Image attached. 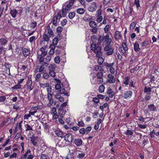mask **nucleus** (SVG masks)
Wrapping results in <instances>:
<instances>
[{"instance_id": "nucleus-1", "label": "nucleus", "mask_w": 159, "mask_h": 159, "mask_svg": "<svg viewBox=\"0 0 159 159\" xmlns=\"http://www.w3.org/2000/svg\"><path fill=\"white\" fill-rule=\"evenodd\" d=\"M112 39L109 38V35L107 34L106 36L99 35L98 39V43L100 44L102 42L103 44H105L104 48V50L107 52L106 54L107 55H111L113 53L114 50L110 45L111 43Z\"/></svg>"}, {"instance_id": "nucleus-2", "label": "nucleus", "mask_w": 159, "mask_h": 159, "mask_svg": "<svg viewBox=\"0 0 159 159\" xmlns=\"http://www.w3.org/2000/svg\"><path fill=\"white\" fill-rule=\"evenodd\" d=\"M103 76L102 72H100L98 73L96 76H93L90 80L92 84H100L103 82Z\"/></svg>"}, {"instance_id": "nucleus-3", "label": "nucleus", "mask_w": 159, "mask_h": 159, "mask_svg": "<svg viewBox=\"0 0 159 159\" xmlns=\"http://www.w3.org/2000/svg\"><path fill=\"white\" fill-rule=\"evenodd\" d=\"M97 43V44L95 43H92L91 45V49L96 53V57L101 56L102 54V52L101 51V48L99 46L100 44H99L98 42Z\"/></svg>"}, {"instance_id": "nucleus-4", "label": "nucleus", "mask_w": 159, "mask_h": 159, "mask_svg": "<svg viewBox=\"0 0 159 159\" xmlns=\"http://www.w3.org/2000/svg\"><path fill=\"white\" fill-rule=\"evenodd\" d=\"M107 78L106 82L109 84H113L115 82L116 78L114 76L111 74H108L107 75Z\"/></svg>"}, {"instance_id": "nucleus-5", "label": "nucleus", "mask_w": 159, "mask_h": 159, "mask_svg": "<svg viewBox=\"0 0 159 159\" xmlns=\"http://www.w3.org/2000/svg\"><path fill=\"white\" fill-rule=\"evenodd\" d=\"M150 137L151 138H153L155 136H159V129L157 128L154 129L150 133Z\"/></svg>"}, {"instance_id": "nucleus-6", "label": "nucleus", "mask_w": 159, "mask_h": 159, "mask_svg": "<svg viewBox=\"0 0 159 159\" xmlns=\"http://www.w3.org/2000/svg\"><path fill=\"white\" fill-rule=\"evenodd\" d=\"M64 137L65 140L68 143H71L73 139V136L70 133H68L65 135Z\"/></svg>"}, {"instance_id": "nucleus-7", "label": "nucleus", "mask_w": 159, "mask_h": 159, "mask_svg": "<svg viewBox=\"0 0 159 159\" xmlns=\"http://www.w3.org/2000/svg\"><path fill=\"white\" fill-rule=\"evenodd\" d=\"M133 94V92L132 91L129 90L125 92L124 93V98L125 99H129L130 98Z\"/></svg>"}, {"instance_id": "nucleus-8", "label": "nucleus", "mask_w": 159, "mask_h": 159, "mask_svg": "<svg viewBox=\"0 0 159 159\" xmlns=\"http://www.w3.org/2000/svg\"><path fill=\"white\" fill-rule=\"evenodd\" d=\"M96 4L95 2H93L91 4V6H90L88 8V10L91 12H93L97 9Z\"/></svg>"}, {"instance_id": "nucleus-9", "label": "nucleus", "mask_w": 159, "mask_h": 159, "mask_svg": "<svg viewBox=\"0 0 159 159\" xmlns=\"http://www.w3.org/2000/svg\"><path fill=\"white\" fill-rule=\"evenodd\" d=\"M33 86L32 85V81L31 78H29L27 82L26 89L27 90H31L33 89Z\"/></svg>"}, {"instance_id": "nucleus-10", "label": "nucleus", "mask_w": 159, "mask_h": 159, "mask_svg": "<svg viewBox=\"0 0 159 159\" xmlns=\"http://www.w3.org/2000/svg\"><path fill=\"white\" fill-rule=\"evenodd\" d=\"M120 50L121 52L124 54L126 51L128 50V48L127 45L124 43H123L122 44V47H121Z\"/></svg>"}, {"instance_id": "nucleus-11", "label": "nucleus", "mask_w": 159, "mask_h": 159, "mask_svg": "<svg viewBox=\"0 0 159 159\" xmlns=\"http://www.w3.org/2000/svg\"><path fill=\"white\" fill-rule=\"evenodd\" d=\"M8 42V39L5 37L4 38H2L0 39V46H5L6 45Z\"/></svg>"}, {"instance_id": "nucleus-12", "label": "nucleus", "mask_w": 159, "mask_h": 159, "mask_svg": "<svg viewBox=\"0 0 159 159\" xmlns=\"http://www.w3.org/2000/svg\"><path fill=\"white\" fill-rule=\"evenodd\" d=\"M61 94L59 92H57L55 97L56 99L58 100L60 102H62L64 101V98L63 97H61Z\"/></svg>"}, {"instance_id": "nucleus-13", "label": "nucleus", "mask_w": 159, "mask_h": 159, "mask_svg": "<svg viewBox=\"0 0 159 159\" xmlns=\"http://www.w3.org/2000/svg\"><path fill=\"white\" fill-rule=\"evenodd\" d=\"M114 36L115 39L116 40H118L120 39L122 37V35L120 32L118 31H116Z\"/></svg>"}, {"instance_id": "nucleus-14", "label": "nucleus", "mask_w": 159, "mask_h": 159, "mask_svg": "<svg viewBox=\"0 0 159 159\" xmlns=\"http://www.w3.org/2000/svg\"><path fill=\"white\" fill-rule=\"evenodd\" d=\"M18 11L15 9H12L10 10V13L13 18H15L17 14Z\"/></svg>"}, {"instance_id": "nucleus-15", "label": "nucleus", "mask_w": 159, "mask_h": 159, "mask_svg": "<svg viewBox=\"0 0 159 159\" xmlns=\"http://www.w3.org/2000/svg\"><path fill=\"white\" fill-rule=\"evenodd\" d=\"M115 64L114 62L112 63H109L107 62H105L104 63V65L105 67H106L107 69H109V68L113 66Z\"/></svg>"}, {"instance_id": "nucleus-16", "label": "nucleus", "mask_w": 159, "mask_h": 159, "mask_svg": "<svg viewBox=\"0 0 159 159\" xmlns=\"http://www.w3.org/2000/svg\"><path fill=\"white\" fill-rule=\"evenodd\" d=\"M55 134L59 137L63 138L65 136L64 134L61 131L56 130L55 131Z\"/></svg>"}, {"instance_id": "nucleus-17", "label": "nucleus", "mask_w": 159, "mask_h": 159, "mask_svg": "<svg viewBox=\"0 0 159 159\" xmlns=\"http://www.w3.org/2000/svg\"><path fill=\"white\" fill-rule=\"evenodd\" d=\"M107 94H108L110 98H112L113 97L114 94V93L113 91L110 87H108L107 88Z\"/></svg>"}, {"instance_id": "nucleus-18", "label": "nucleus", "mask_w": 159, "mask_h": 159, "mask_svg": "<svg viewBox=\"0 0 159 159\" xmlns=\"http://www.w3.org/2000/svg\"><path fill=\"white\" fill-rule=\"evenodd\" d=\"M74 143L77 146H80L82 145L83 141L81 139H75Z\"/></svg>"}, {"instance_id": "nucleus-19", "label": "nucleus", "mask_w": 159, "mask_h": 159, "mask_svg": "<svg viewBox=\"0 0 159 159\" xmlns=\"http://www.w3.org/2000/svg\"><path fill=\"white\" fill-rule=\"evenodd\" d=\"M23 52L24 56L25 57H27L30 54V51L28 48H24L23 50Z\"/></svg>"}, {"instance_id": "nucleus-20", "label": "nucleus", "mask_w": 159, "mask_h": 159, "mask_svg": "<svg viewBox=\"0 0 159 159\" xmlns=\"http://www.w3.org/2000/svg\"><path fill=\"white\" fill-rule=\"evenodd\" d=\"M134 49L136 52H138L140 51V49L139 47V44L138 42H136L134 44Z\"/></svg>"}, {"instance_id": "nucleus-21", "label": "nucleus", "mask_w": 159, "mask_h": 159, "mask_svg": "<svg viewBox=\"0 0 159 159\" xmlns=\"http://www.w3.org/2000/svg\"><path fill=\"white\" fill-rule=\"evenodd\" d=\"M85 154L84 152H80L78 153L77 157L79 159H82L85 157Z\"/></svg>"}, {"instance_id": "nucleus-22", "label": "nucleus", "mask_w": 159, "mask_h": 159, "mask_svg": "<svg viewBox=\"0 0 159 159\" xmlns=\"http://www.w3.org/2000/svg\"><path fill=\"white\" fill-rule=\"evenodd\" d=\"M47 28L48 33L49 34V36L51 37L52 36H53V33L52 30L51 29L49 25H48V26L47 27Z\"/></svg>"}, {"instance_id": "nucleus-23", "label": "nucleus", "mask_w": 159, "mask_h": 159, "mask_svg": "<svg viewBox=\"0 0 159 159\" xmlns=\"http://www.w3.org/2000/svg\"><path fill=\"white\" fill-rule=\"evenodd\" d=\"M129 76L125 77L123 80V84L126 85H128L129 84V80L130 79Z\"/></svg>"}, {"instance_id": "nucleus-24", "label": "nucleus", "mask_w": 159, "mask_h": 159, "mask_svg": "<svg viewBox=\"0 0 159 159\" xmlns=\"http://www.w3.org/2000/svg\"><path fill=\"white\" fill-rule=\"evenodd\" d=\"M4 66L6 67L7 68V69L6 70V71L7 72V71L8 72V74L9 75H10V67H11L10 64L7 63H5V64L4 65Z\"/></svg>"}, {"instance_id": "nucleus-25", "label": "nucleus", "mask_w": 159, "mask_h": 159, "mask_svg": "<svg viewBox=\"0 0 159 159\" xmlns=\"http://www.w3.org/2000/svg\"><path fill=\"white\" fill-rule=\"evenodd\" d=\"M148 107L149 110L151 111H154L156 110V107L153 104L148 105Z\"/></svg>"}, {"instance_id": "nucleus-26", "label": "nucleus", "mask_w": 159, "mask_h": 159, "mask_svg": "<svg viewBox=\"0 0 159 159\" xmlns=\"http://www.w3.org/2000/svg\"><path fill=\"white\" fill-rule=\"evenodd\" d=\"M59 92L61 94H64L65 95H66L67 96H68V93H66L65 89L63 88H61V89L59 90Z\"/></svg>"}, {"instance_id": "nucleus-27", "label": "nucleus", "mask_w": 159, "mask_h": 159, "mask_svg": "<svg viewBox=\"0 0 159 159\" xmlns=\"http://www.w3.org/2000/svg\"><path fill=\"white\" fill-rule=\"evenodd\" d=\"M89 25L92 28L97 27V23L94 21H90Z\"/></svg>"}, {"instance_id": "nucleus-28", "label": "nucleus", "mask_w": 159, "mask_h": 159, "mask_svg": "<svg viewBox=\"0 0 159 159\" xmlns=\"http://www.w3.org/2000/svg\"><path fill=\"white\" fill-rule=\"evenodd\" d=\"M31 151L30 149H28L26 152L22 156V158H25V159L27 158V157L29 156V155L31 154Z\"/></svg>"}, {"instance_id": "nucleus-29", "label": "nucleus", "mask_w": 159, "mask_h": 159, "mask_svg": "<svg viewBox=\"0 0 159 159\" xmlns=\"http://www.w3.org/2000/svg\"><path fill=\"white\" fill-rule=\"evenodd\" d=\"M85 11V10L83 8H79L77 10V12L80 15L83 14Z\"/></svg>"}, {"instance_id": "nucleus-30", "label": "nucleus", "mask_w": 159, "mask_h": 159, "mask_svg": "<svg viewBox=\"0 0 159 159\" xmlns=\"http://www.w3.org/2000/svg\"><path fill=\"white\" fill-rule=\"evenodd\" d=\"M98 38L99 37L98 39L96 35H93L91 37V40L93 43H96L97 41L98 42Z\"/></svg>"}, {"instance_id": "nucleus-31", "label": "nucleus", "mask_w": 159, "mask_h": 159, "mask_svg": "<svg viewBox=\"0 0 159 159\" xmlns=\"http://www.w3.org/2000/svg\"><path fill=\"white\" fill-rule=\"evenodd\" d=\"M152 91V89L150 87H147V86H145L144 88V93H150Z\"/></svg>"}, {"instance_id": "nucleus-32", "label": "nucleus", "mask_w": 159, "mask_h": 159, "mask_svg": "<svg viewBox=\"0 0 159 159\" xmlns=\"http://www.w3.org/2000/svg\"><path fill=\"white\" fill-rule=\"evenodd\" d=\"M97 57H98L97 60V62L100 65L102 64L104 61V59L102 57H101V56Z\"/></svg>"}, {"instance_id": "nucleus-33", "label": "nucleus", "mask_w": 159, "mask_h": 159, "mask_svg": "<svg viewBox=\"0 0 159 159\" xmlns=\"http://www.w3.org/2000/svg\"><path fill=\"white\" fill-rule=\"evenodd\" d=\"M43 78L45 79H48L49 77L48 74L44 71L43 72Z\"/></svg>"}, {"instance_id": "nucleus-34", "label": "nucleus", "mask_w": 159, "mask_h": 159, "mask_svg": "<svg viewBox=\"0 0 159 159\" xmlns=\"http://www.w3.org/2000/svg\"><path fill=\"white\" fill-rule=\"evenodd\" d=\"M49 85V84L48 83H40L39 85L41 88L44 89L45 88H47V87Z\"/></svg>"}, {"instance_id": "nucleus-35", "label": "nucleus", "mask_w": 159, "mask_h": 159, "mask_svg": "<svg viewBox=\"0 0 159 159\" xmlns=\"http://www.w3.org/2000/svg\"><path fill=\"white\" fill-rule=\"evenodd\" d=\"M25 127L26 128L25 131H29V130H33L32 129V126L28 124H27L25 125Z\"/></svg>"}, {"instance_id": "nucleus-36", "label": "nucleus", "mask_w": 159, "mask_h": 159, "mask_svg": "<svg viewBox=\"0 0 159 159\" xmlns=\"http://www.w3.org/2000/svg\"><path fill=\"white\" fill-rule=\"evenodd\" d=\"M139 2V0H135L134 2V5H135L137 9H139V8L140 7Z\"/></svg>"}, {"instance_id": "nucleus-37", "label": "nucleus", "mask_w": 159, "mask_h": 159, "mask_svg": "<svg viewBox=\"0 0 159 159\" xmlns=\"http://www.w3.org/2000/svg\"><path fill=\"white\" fill-rule=\"evenodd\" d=\"M49 74L53 78H54L56 76V73L54 70H49Z\"/></svg>"}, {"instance_id": "nucleus-38", "label": "nucleus", "mask_w": 159, "mask_h": 159, "mask_svg": "<svg viewBox=\"0 0 159 159\" xmlns=\"http://www.w3.org/2000/svg\"><path fill=\"white\" fill-rule=\"evenodd\" d=\"M105 86L103 85H100L99 87V91L100 93H102L104 92Z\"/></svg>"}, {"instance_id": "nucleus-39", "label": "nucleus", "mask_w": 159, "mask_h": 159, "mask_svg": "<svg viewBox=\"0 0 159 159\" xmlns=\"http://www.w3.org/2000/svg\"><path fill=\"white\" fill-rule=\"evenodd\" d=\"M31 143L34 145V146H36L37 145V141L36 140V138H33L31 139Z\"/></svg>"}, {"instance_id": "nucleus-40", "label": "nucleus", "mask_w": 159, "mask_h": 159, "mask_svg": "<svg viewBox=\"0 0 159 159\" xmlns=\"http://www.w3.org/2000/svg\"><path fill=\"white\" fill-rule=\"evenodd\" d=\"M43 39L44 41H45L47 42H48L49 40V36L46 34H43Z\"/></svg>"}, {"instance_id": "nucleus-41", "label": "nucleus", "mask_w": 159, "mask_h": 159, "mask_svg": "<svg viewBox=\"0 0 159 159\" xmlns=\"http://www.w3.org/2000/svg\"><path fill=\"white\" fill-rule=\"evenodd\" d=\"M109 70L110 72V74H111L112 75H113L115 74L116 72V70L115 68L113 66L112 67L109 68Z\"/></svg>"}, {"instance_id": "nucleus-42", "label": "nucleus", "mask_w": 159, "mask_h": 159, "mask_svg": "<svg viewBox=\"0 0 159 159\" xmlns=\"http://www.w3.org/2000/svg\"><path fill=\"white\" fill-rule=\"evenodd\" d=\"M21 85L20 84H17L14 85V86L11 88L12 90H14L16 89H20L21 88Z\"/></svg>"}, {"instance_id": "nucleus-43", "label": "nucleus", "mask_w": 159, "mask_h": 159, "mask_svg": "<svg viewBox=\"0 0 159 159\" xmlns=\"http://www.w3.org/2000/svg\"><path fill=\"white\" fill-rule=\"evenodd\" d=\"M75 16V13L74 12H70L68 15V17L70 19H72Z\"/></svg>"}, {"instance_id": "nucleus-44", "label": "nucleus", "mask_w": 159, "mask_h": 159, "mask_svg": "<svg viewBox=\"0 0 159 159\" xmlns=\"http://www.w3.org/2000/svg\"><path fill=\"white\" fill-rule=\"evenodd\" d=\"M54 60L56 63L59 64L60 61V58L59 57L57 56L55 57Z\"/></svg>"}, {"instance_id": "nucleus-45", "label": "nucleus", "mask_w": 159, "mask_h": 159, "mask_svg": "<svg viewBox=\"0 0 159 159\" xmlns=\"http://www.w3.org/2000/svg\"><path fill=\"white\" fill-rule=\"evenodd\" d=\"M55 64H51L48 67L49 69V70H54L55 68Z\"/></svg>"}, {"instance_id": "nucleus-46", "label": "nucleus", "mask_w": 159, "mask_h": 159, "mask_svg": "<svg viewBox=\"0 0 159 159\" xmlns=\"http://www.w3.org/2000/svg\"><path fill=\"white\" fill-rule=\"evenodd\" d=\"M126 135L129 136V135H132L133 134V132L131 130L128 129L125 132Z\"/></svg>"}, {"instance_id": "nucleus-47", "label": "nucleus", "mask_w": 159, "mask_h": 159, "mask_svg": "<svg viewBox=\"0 0 159 159\" xmlns=\"http://www.w3.org/2000/svg\"><path fill=\"white\" fill-rule=\"evenodd\" d=\"M68 11L64 9V8L63 7L62 9V15L64 17L66 16V15L67 14V12Z\"/></svg>"}, {"instance_id": "nucleus-48", "label": "nucleus", "mask_w": 159, "mask_h": 159, "mask_svg": "<svg viewBox=\"0 0 159 159\" xmlns=\"http://www.w3.org/2000/svg\"><path fill=\"white\" fill-rule=\"evenodd\" d=\"M47 90L48 92L47 94H51V93L52 92V88L49 85L47 88Z\"/></svg>"}, {"instance_id": "nucleus-49", "label": "nucleus", "mask_w": 159, "mask_h": 159, "mask_svg": "<svg viewBox=\"0 0 159 159\" xmlns=\"http://www.w3.org/2000/svg\"><path fill=\"white\" fill-rule=\"evenodd\" d=\"M40 159H49V158L47 155L42 154L40 156Z\"/></svg>"}, {"instance_id": "nucleus-50", "label": "nucleus", "mask_w": 159, "mask_h": 159, "mask_svg": "<svg viewBox=\"0 0 159 159\" xmlns=\"http://www.w3.org/2000/svg\"><path fill=\"white\" fill-rule=\"evenodd\" d=\"M102 10L101 9H98L97 11V14H96V16H101Z\"/></svg>"}, {"instance_id": "nucleus-51", "label": "nucleus", "mask_w": 159, "mask_h": 159, "mask_svg": "<svg viewBox=\"0 0 159 159\" xmlns=\"http://www.w3.org/2000/svg\"><path fill=\"white\" fill-rule=\"evenodd\" d=\"M108 105L107 103H105L102 106H101L100 107V109L102 111H103L104 109Z\"/></svg>"}, {"instance_id": "nucleus-52", "label": "nucleus", "mask_w": 159, "mask_h": 159, "mask_svg": "<svg viewBox=\"0 0 159 159\" xmlns=\"http://www.w3.org/2000/svg\"><path fill=\"white\" fill-rule=\"evenodd\" d=\"M58 42V40L57 38L55 37L52 40V43L54 45H56L57 44Z\"/></svg>"}, {"instance_id": "nucleus-53", "label": "nucleus", "mask_w": 159, "mask_h": 159, "mask_svg": "<svg viewBox=\"0 0 159 159\" xmlns=\"http://www.w3.org/2000/svg\"><path fill=\"white\" fill-rule=\"evenodd\" d=\"M37 69L39 70V71L40 73L43 72V70L45 71L44 70V68L43 65L40 66L39 68H37Z\"/></svg>"}, {"instance_id": "nucleus-54", "label": "nucleus", "mask_w": 159, "mask_h": 159, "mask_svg": "<svg viewBox=\"0 0 159 159\" xmlns=\"http://www.w3.org/2000/svg\"><path fill=\"white\" fill-rule=\"evenodd\" d=\"M21 123H22L21 122H20L18 124V127L19 129V130L20 131V132H19V133H20V134L22 132V127H21Z\"/></svg>"}, {"instance_id": "nucleus-55", "label": "nucleus", "mask_w": 159, "mask_h": 159, "mask_svg": "<svg viewBox=\"0 0 159 159\" xmlns=\"http://www.w3.org/2000/svg\"><path fill=\"white\" fill-rule=\"evenodd\" d=\"M37 25V22L36 21H33L31 23V27L34 29Z\"/></svg>"}, {"instance_id": "nucleus-56", "label": "nucleus", "mask_w": 159, "mask_h": 159, "mask_svg": "<svg viewBox=\"0 0 159 159\" xmlns=\"http://www.w3.org/2000/svg\"><path fill=\"white\" fill-rule=\"evenodd\" d=\"M151 97L150 93H148L145 96L144 98L145 101H147L150 99Z\"/></svg>"}, {"instance_id": "nucleus-57", "label": "nucleus", "mask_w": 159, "mask_h": 159, "mask_svg": "<svg viewBox=\"0 0 159 159\" xmlns=\"http://www.w3.org/2000/svg\"><path fill=\"white\" fill-rule=\"evenodd\" d=\"M97 18L96 19V21L98 22H100L103 19V17L102 16H96Z\"/></svg>"}, {"instance_id": "nucleus-58", "label": "nucleus", "mask_w": 159, "mask_h": 159, "mask_svg": "<svg viewBox=\"0 0 159 159\" xmlns=\"http://www.w3.org/2000/svg\"><path fill=\"white\" fill-rule=\"evenodd\" d=\"M91 129L92 127L90 126L87 127L86 129H85V133L87 134L89 132Z\"/></svg>"}, {"instance_id": "nucleus-59", "label": "nucleus", "mask_w": 159, "mask_h": 159, "mask_svg": "<svg viewBox=\"0 0 159 159\" xmlns=\"http://www.w3.org/2000/svg\"><path fill=\"white\" fill-rule=\"evenodd\" d=\"M148 44V41H144L142 43H140V45L143 47H146L147 46Z\"/></svg>"}, {"instance_id": "nucleus-60", "label": "nucleus", "mask_w": 159, "mask_h": 159, "mask_svg": "<svg viewBox=\"0 0 159 159\" xmlns=\"http://www.w3.org/2000/svg\"><path fill=\"white\" fill-rule=\"evenodd\" d=\"M6 50V49L3 47H0V54L3 53L5 52Z\"/></svg>"}, {"instance_id": "nucleus-61", "label": "nucleus", "mask_w": 159, "mask_h": 159, "mask_svg": "<svg viewBox=\"0 0 159 159\" xmlns=\"http://www.w3.org/2000/svg\"><path fill=\"white\" fill-rule=\"evenodd\" d=\"M139 68V66H137L136 67L134 68H133L132 69L130 70V72L131 73H134V72L136 69L138 70Z\"/></svg>"}, {"instance_id": "nucleus-62", "label": "nucleus", "mask_w": 159, "mask_h": 159, "mask_svg": "<svg viewBox=\"0 0 159 159\" xmlns=\"http://www.w3.org/2000/svg\"><path fill=\"white\" fill-rule=\"evenodd\" d=\"M110 25H107L104 28V31L106 33H107Z\"/></svg>"}, {"instance_id": "nucleus-63", "label": "nucleus", "mask_w": 159, "mask_h": 159, "mask_svg": "<svg viewBox=\"0 0 159 159\" xmlns=\"http://www.w3.org/2000/svg\"><path fill=\"white\" fill-rule=\"evenodd\" d=\"M78 1L81 5L84 6V8L86 7L85 1V0H78Z\"/></svg>"}, {"instance_id": "nucleus-64", "label": "nucleus", "mask_w": 159, "mask_h": 159, "mask_svg": "<svg viewBox=\"0 0 159 159\" xmlns=\"http://www.w3.org/2000/svg\"><path fill=\"white\" fill-rule=\"evenodd\" d=\"M51 59V57L50 56L48 55L45 58V60L47 62H48L50 61Z\"/></svg>"}]
</instances>
